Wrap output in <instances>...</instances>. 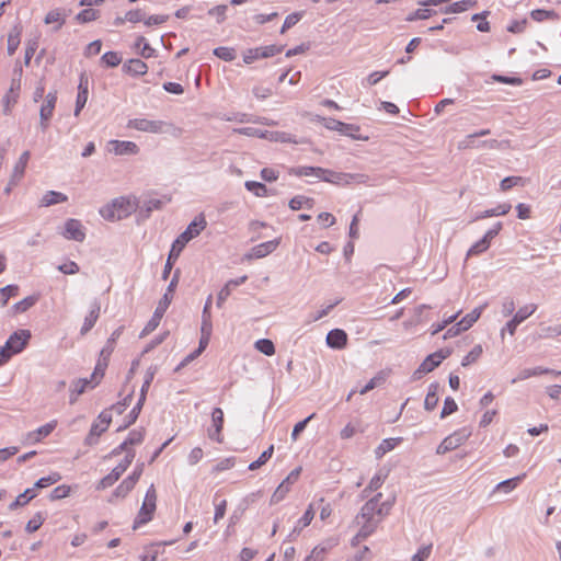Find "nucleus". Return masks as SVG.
<instances>
[{"instance_id": "obj_10", "label": "nucleus", "mask_w": 561, "mask_h": 561, "mask_svg": "<svg viewBox=\"0 0 561 561\" xmlns=\"http://www.w3.org/2000/svg\"><path fill=\"white\" fill-rule=\"evenodd\" d=\"M224 411L220 408H215L211 412V426L207 430L208 437L218 443H224Z\"/></svg>"}, {"instance_id": "obj_15", "label": "nucleus", "mask_w": 561, "mask_h": 561, "mask_svg": "<svg viewBox=\"0 0 561 561\" xmlns=\"http://www.w3.org/2000/svg\"><path fill=\"white\" fill-rule=\"evenodd\" d=\"M107 149L110 152L122 156V154H136L139 151L138 146L133 141H121V140H111L107 144Z\"/></svg>"}, {"instance_id": "obj_31", "label": "nucleus", "mask_w": 561, "mask_h": 561, "mask_svg": "<svg viewBox=\"0 0 561 561\" xmlns=\"http://www.w3.org/2000/svg\"><path fill=\"white\" fill-rule=\"evenodd\" d=\"M484 307L485 306H480L478 308H474L470 313L466 314L460 321H458L459 325L465 331L470 329L473 325V323H476L481 317Z\"/></svg>"}, {"instance_id": "obj_7", "label": "nucleus", "mask_w": 561, "mask_h": 561, "mask_svg": "<svg viewBox=\"0 0 561 561\" xmlns=\"http://www.w3.org/2000/svg\"><path fill=\"white\" fill-rule=\"evenodd\" d=\"M471 433L467 428H460L445 437L436 448L437 455H444L462 446L470 437Z\"/></svg>"}, {"instance_id": "obj_40", "label": "nucleus", "mask_w": 561, "mask_h": 561, "mask_svg": "<svg viewBox=\"0 0 561 561\" xmlns=\"http://www.w3.org/2000/svg\"><path fill=\"white\" fill-rule=\"evenodd\" d=\"M245 188L248 191H250L251 193H253L257 197H264V196L268 195L267 187L263 183H260V182L247 181Z\"/></svg>"}, {"instance_id": "obj_33", "label": "nucleus", "mask_w": 561, "mask_h": 561, "mask_svg": "<svg viewBox=\"0 0 561 561\" xmlns=\"http://www.w3.org/2000/svg\"><path fill=\"white\" fill-rule=\"evenodd\" d=\"M325 174L321 175L320 179L322 181L333 183V184H343L348 183L347 179H353L352 175L344 174V173H337L331 170L324 169Z\"/></svg>"}, {"instance_id": "obj_35", "label": "nucleus", "mask_w": 561, "mask_h": 561, "mask_svg": "<svg viewBox=\"0 0 561 561\" xmlns=\"http://www.w3.org/2000/svg\"><path fill=\"white\" fill-rule=\"evenodd\" d=\"M30 151H24L13 168V179L20 180L24 175L25 168L30 160Z\"/></svg>"}, {"instance_id": "obj_59", "label": "nucleus", "mask_w": 561, "mask_h": 561, "mask_svg": "<svg viewBox=\"0 0 561 561\" xmlns=\"http://www.w3.org/2000/svg\"><path fill=\"white\" fill-rule=\"evenodd\" d=\"M214 54L218 58L226 60V61H231L236 57L234 49L230 48V47H217V48H215Z\"/></svg>"}, {"instance_id": "obj_2", "label": "nucleus", "mask_w": 561, "mask_h": 561, "mask_svg": "<svg viewBox=\"0 0 561 561\" xmlns=\"http://www.w3.org/2000/svg\"><path fill=\"white\" fill-rule=\"evenodd\" d=\"M111 350L103 348L100 353V359L96 363L93 373L89 378H80L75 383V388L72 389L78 394H81L88 390L94 389L103 379L105 369L107 367L108 357L111 354Z\"/></svg>"}, {"instance_id": "obj_25", "label": "nucleus", "mask_w": 561, "mask_h": 561, "mask_svg": "<svg viewBox=\"0 0 561 561\" xmlns=\"http://www.w3.org/2000/svg\"><path fill=\"white\" fill-rule=\"evenodd\" d=\"M278 247L277 240H271L267 242L260 243L252 249L251 256L261 259L272 253Z\"/></svg>"}, {"instance_id": "obj_43", "label": "nucleus", "mask_w": 561, "mask_h": 561, "mask_svg": "<svg viewBox=\"0 0 561 561\" xmlns=\"http://www.w3.org/2000/svg\"><path fill=\"white\" fill-rule=\"evenodd\" d=\"M438 403L437 386H432L425 397L424 408L427 411H433Z\"/></svg>"}, {"instance_id": "obj_17", "label": "nucleus", "mask_w": 561, "mask_h": 561, "mask_svg": "<svg viewBox=\"0 0 561 561\" xmlns=\"http://www.w3.org/2000/svg\"><path fill=\"white\" fill-rule=\"evenodd\" d=\"M90 80L85 75L80 76L76 101V115L84 107L89 95Z\"/></svg>"}, {"instance_id": "obj_37", "label": "nucleus", "mask_w": 561, "mask_h": 561, "mask_svg": "<svg viewBox=\"0 0 561 561\" xmlns=\"http://www.w3.org/2000/svg\"><path fill=\"white\" fill-rule=\"evenodd\" d=\"M274 454V445H271L266 450H264L261 456L255 460L252 461L249 465V470L254 471L257 470L260 467L265 465L273 456Z\"/></svg>"}, {"instance_id": "obj_64", "label": "nucleus", "mask_w": 561, "mask_h": 561, "mask_svg": "<svg viewBox=\"0 0 561 561\" xmlns=\"http://www.w3.org/2000/svg\"><path fill=\"white\" fill-rule=\"evenodd\" d=\"M490 247V243L484 239L482 238L481 240H479L478 242H476L468 251V256H471V255H478L484 251H486Z\"/></svg>"}, {"instance_id": "obj_44", "label": "nucleus", "mask_w": 561, "mask_h": 561, "mask_svg": "<svg viewBox=\"0 0 561 561\" xmlns=\"http://www.w3.org/2000/svg\"><path fill=\"white\" fill-rule=\"evenodd\" d=\"M483 348L481 345H476L463 358L461 365L463 367L476 363L482 355Z\"/></svg>"}, {"instance_id": "obj_11", "label": "nucleus", "mask_w": 561, "mask_h": 561, "mask_svg": "<svg viewBox=\"0 0 561 561\" xmlns=\"http://www.w3.org/2000/svg\"><path fill=\"white\" fill-rule=\"evenodd\" d=\"M31 332L25 329L13 332L5 342V348H9L11 353L19 354L27 345L31 339Z\"/></svg>"}, {"instance_id": "obj_30", "label": "nucleus", "mask_w": 561, "mask_h": 561, "mask_svg": "<svg viewBox=\"0 0 561 561\" xmlns=\"http://www.w3.org/2000/svg\"><path fill=\"white\" fill-rule=\"evenodd\" d=\"M247 279L248 277L244 275L238 279L229 280L218 294V306H220L221 302H224L230 296L232 288L243 284Z\"/></svg>"}, {"instance_id": "obj_58", "label": "nucleus", "mask_w": 561, "mask_h": 561, "mask_svg": "<svg viewBox=\"0 0 561 561\" xmlns=\"http://www.w3.org/2000/svg\"><path fill=\"white\" fill-rule=\"evenodd\" d=\"M489 11H483L482 13H477L472 15V21L481 20L480 23L477 25L478 31L480 32H489L490 31V23L486 21V18L489 15Z\"/></svg>"}, {"instance_id": "obj_9", "label": "nucleus", "mask_w": 561, "mask_h": 561, "mask_svg": "<svg viewBox=\"0 0 561 561\" xmlns=\"http://www.w3.org/2000/svg\"><path fill=\"white\" fill-rule=\"evenodd\" d=\"M206 219L203 214L196 216L186 230L178 237V243L186 245L188 241L197 237L206 228Z\"/></svg>"}, {"instance_id": "obj_61", "label": "nucleus", "mask_w": 561, "mask_h": 561, "mask_svg": "<svg viewBox=\"0 0 561 561\" xmlns=\"http://www.w3.org/2000/svg\"><path fill=\"white\" fill-rule=\"evenodd\" d=\"M101 59L108 67H116L122 61L121 56L116 51H107Z\"/></svg>"}, {"instance_id": "obj_54", "label": "nucleus", "mask_w": 561, "mask_h": 561, "mask_svg": "<svg viewBox=\"0 0 561 561\" xmlns=\"http://www.w3.org/2000/svg\"><path fill=\"white\" fill-rule=\"evenodd\" d=\"M314 510L313 506L310 504L306 512L304 513L302 517L298 520L296 528L302 529L307 526H309L314 518Z\"/></svg>"}, {"instance_id": "obj_47", "label": "nucleus", "mask_w": 561, "mask_h": 561, "mask_svg": "<svg viewBox=\"0 0 561 561\" xmlns=\"http://www.w3.org/2000/svg\"><path fill=\"white\" fill-rule=\"evenodd\" d=\"M255 348L264 355L272 356L275 354V346L268 339H261L255 342Z\"/></svg>"}, {"instance_id": "obj_39", "label": "nucleus", "mask_w": 561, "mask_h": 561, "mask_svg": "<svg viewBox=\"0 0 561 561\" xmlns=\"http://www.w3.org/2000/svg\"><path fill=\"white\" fill-rule=\"evenodd\" d=\"M61 480V474L59 472H51L47 477H43L36 481L34 484L35 489H43L49 485H53Z\"/></svg>"}, {"instance_id": "obj_62", "label": "nucleus", "mask_w": 561, "mask_h": 561, "mask_svg": "<svg viewBox=\"0 0 561 561\" xmlns=\"http://www.w3.org/2000/svg\"><path fill=\"white\" fill-rule=\"evenodd\" d=\"M458 410V405L455 400L450 397L446 398L444 401V407L440 413V417L444 419Z\"/></svg>"}, {"instance_id": "obj_21", "label": "nucleus", "mask_w": 561, "mask_h": 561, "mask_svg": "<svg viewBox=\"0 0 561 561\" xmlns=\"http://www.w3.org/2000/svg\"><path fill=\"white\" fill-rule=\"evenodd\" d=\"M144 440V433L141 431H133L129 433L128 437L117 447L114 449V454H119L122 451H134L133 449L128 448L129 446L139 445Z\"/></svg>"}, {"instance_id": "obj_63", "label": "nucleus", "mask_w": 561, "mask_h": 561, "mask_svg": "<svg viewBox=\"0 0 561 561\" xmlns=\"http://www.w3.org/2000/svg\"><path fill=\"white\" fill-rule=\"evenodd\" d=\"M44 523V517L41 513H37L36 515L33 516V518H31L27 524H26V527H25V530L27 533H34Z\"/></svg>"}, {"instance_id": "obj_6", "label": "nucleus", "mask_w": 561, "mask_h": 561, "mask_svg": "<svg viewBox=\"0 0 561 561\" xmlns=\"http://www.w3.org/2000/svg\"><path fill=\"white\" fill-rule=\"evenodd\" d=\"M318 121L330 130L340 133L341 135L348 136L355 140H368V137H363L359 131L360 127L355 124H346L334 118L318 117Z\"/></svg>"}, {"instance_id": "obj_34", "label": "nucleus", "mask_w": 561, "mask_h": 561, "mask_svg": "<svg viewBox=\"0 0 561 561\" xmlns=\"http://www.w3.org/2000/svg\"><path fill=\"white\" fill-rule=\"evenodd\" d=\"M135 457V451H128L124 459L110 472L117 480L127 470V468L131 465Z\"/></svg>"}, {"instance_id": "obj_46", "label": "nucleus", "mask_w": 561, "mask_h": 561, "mask_svg": "<svg viewBox=\"0 0 561 561\" xmlns=\"http://www.w3.org/2000/svg\"><path fill=\"white\" fill-rule=\"evenodd\" d=\"M236 465V458L234 457H227L221 460H219L213 468L211 472L217 474L222 471L230 470Z\"/></svg>"}, {"instance_id": "obj_36", "label": "nucleus", "mask_w": 561, "mask_h": 561, "mask_svg": "<svg viewBox=\"0 0 561 561\" xmlns=\"http://www.w3.org/2000/svg\"><path fill=\"white\" fill-rule=\"evenodd\" d=\"M537 310L536 304H528L517 310L513 318L520 324L523 321L528 319Z\"/></svg>"}, {"instance_id": "obj_48", "label": "nucleus", "mask_w": 561, "mask_h": 561, "mask_svg": "<svg viewBox=\"0 0 561 561\" xmlns=\"http://www.w3.org/2000/svg\"><path fill=\"white\" fill-rule=\"evenodd\" d=\"M435 13H436L435 10H432L428 8L417 9L408 15L407 21L412 22V21H416V20H426V19L431 18L432 15H434Z\"/></svg>"}, {"instance_id": "obj_8", "label": "nucleus", "mask_w": 561, "mask_h": 561, "mask_svg": "<svg viewBox=\"0 0 561 561\" xmlns=\"http://www.w3.org/2000/svg\"><path fill=\"white\" fill-rule=\"evenodd\" d=\"M282 50H283V47H278L276 45H267V46L250 48L243 53V61H244V64L250 65V64L254 62L255 60L273 57V56L279 54Z\"/></svg>"}, {"instance_id": "obj_56", "label": "nucleus", "mask_w": 561, "mask_h": 561, "mask_svg": "<svg viewBox=\"0 0 561 561\" xmlns=\"http://www.w3.org/2000/svg\"><path fill=\"white\" fill-rule=\"evenodd\" d=\"M289 486L285 485L283 482L276 488L274 493L271 496V504H277L282 500L285 499L287 493L289 492Z\"/></svg>"}, {"instance_id": "obj_32", "label": "nucleus", "mask_w": 561, "mask_h": 561, "mask_svg": "<svg viewBox=\"0 0 561 561\" xmlns=\"http://www.w3.org/2000/svg\"><path fill=\"white\" fill-rule=\"evenodd\" d=\"M135 48L138 54L146 59L153 57L156 53L154 48L151 47V45L144 36L137 37L135 42Z\"/></svg>"}, {"instance_id": "obj_3", "label": "nucleus", "mask_w": 561, "mask_h": 561, "mask_svg": "<svg viewBox=\"0 0 561 561\" xmlns=\"http://www.w3.org/2000/svg\"><path fill=\"white\" fill-rule=\"evenodd\" d=\"M157 508V491L153 484H151L145 495L142 505L137 514V517L134 522V529L139 528L140 526L149 523L154 515Z\"/></svg>"}, {"instance_id": "obj_55", "label": "nucleus", "mask_w": 561, "mask_h": 561, "mask_svg": "<svg viewBox=\"0 0 561 561\" xmlns=\"http://www.w3.org/2000/svg\"><path fill=\"white\" fill-rule=\"evenodd\" d=\"M69 494H70V485L62 484V485H58L50 492L49 499L51 501L61 500V499L67 497Z\"/></svg>"}, {"instance_id": "obj_24", "label": "nucleus", "mask_w": 561, "mask_h": 561, "mask_svg": "<svg viewBox=\"0 0 561 561\" xmlns=\"http://www.w3.org/2000/svg\"><path fill=\"white\" fill-rule=\"evenodd\" d=\"M123 68L127 73L133 76H142L146 75L148 71L147 64L136 58L129 59L127 62H125Z\"/></svg>"}, {"instance_id": "obj_60", "label": "nucleus", "mask_w": 561, "mask_h": 561, "mask_svg": "<svg viewBox=\"0 0 561 561\" xmlns=\"http://www.w3.org/2000/svg\"><path fill=\"white\" fill-rule=\"evenodd\" d=\"M65 22V19L62 18L61 13L58 10H53L46 14L45 23L46 24H54L56 23V30L59 28L62 23Z\"/></svg>"}, {"instance_id": "obj_27", "label": "nucleus", "mask_w": 561, "mask_h": 561, "mask_svg": "<svg viewBox=\"0 0 561 561\" xmlns=\"http://www.w3.org/2000/svg\"><path fill=\"white\" fill-rule=\"evenodd\" d=\"M526 474L523 473L512 479H507L496 484L494 492L510 493L515 490L519 483L525 479Z\"/></svg>"}, {"instance_id": "obj_12", "label": "nucleus", "mask_w": 561, "mask_h": 561, "mask_svg": "<svg viewBox=\"0 0 561 561\" xmlns=\"http://www.w3.org/2000/svg\"><path fill=\"white\" fill-rule=\"evenodd\" d=\"M165 125L167 124L162 121H152V119H147V118H135V119H130L128 122L127 126L129 128H133V129H136L139 131H145V133H150V134H159L164 130Z\"/></svg>"}, {"instance_id": "obj_5", "label": "nucleus", "mask_w": 561, "mask_h": 561, "mask_svg": "<svg viewBox=\"0 0 561 561\" xmlns=\"http://www.w3.org/2000/svg\"><path fill=\"white\" fill-rule=\"evenodd\" d=\"M133 210L134 204L129 199L121 197L101 208L100 213L106 220L114 221L126 218Z\"/></svg>"}, {"instance_id": "obj_57", "label": "nucleus", "mask_w": 561, "mask_h": 561, "mask_svg": "<svg viewBox=\"0 0 561 561\" xmlns=\"http://www.w3.org/2000/svg\"><path fill=\"white\" fill-rule=\"evenodd\" d=\"M36 301H37V298L35 296H28V297L22 299L21 301L16 302L13 306V308H14L15 312H25L32 306H34Z\"/></svg>"}, {"instance_id": "obj_26", "label": "nucleus", "mask_w": 561, "mask_h": 561, "mask_svg": "<svg viewBox=\"0 0 561 561\" xmlns=\"http://www.w3.org/2000/svg\"><path fill=\"white\" fill-rule=\"evenodd\" d=\"M150 386H151V383H148V380H144L141 389H140V396H139L138 402H137L136 407L133 408V410L129 414L130 420L128 421V424L134 423L136 421V419L138 417V414L146 401L147 392H148Z\"/></svg>"}, {"instance_id": "obj_16", "label": "nucleus", "mask_w": 561, "mask_h": 561, "mask_svg": "<svg viewBox=\"0 0 561 561\" xmlns=\"http://www.w3.org/2000/svg\"><path fill=\"white\" fill-rule=\"evenodd\" d=\"M56 427V422H49L35 431L28 432L25 435L24 443L36 444L43 438L47 437Z\"/></svg>"}, {"instance_id": "obj_45", "label": "nucleus", "mask_w": 561, "mask_h": 561, "mask_svg": "<svg viewBox=\"0 0 561 561\" xmlns=\"http://www.w3.org/2000/svg\"><path fill=\"white\" fill-rule=\"evenodd\" d=\"M98 18L99 11L91 8L84 9L76 15V20L81 24L94 21Z\"/></svg>"}, {"instance_id": "obj_19", "label": "nucleus", "mask_w": 561, "mask_h": 561, "mask_svg": "<svg viewBox=\"0 0 561 561\" xmlns=\"http://www.w3.org/2000/svg\"><path fill=\"white\" fill-rule=\"evenodd\" d=\"M327 343L332 348H344L347 344V334L341 329L331 330L327 335Z\"/></svg>"}, {"instance_id": "obj_29", "label": "nucleus", "mask_w": 561, "mask_h": 561, "mask_svg": "<svg viewBox=\"0 0 561 561\" xmlns=\"http://www.w3.org/2000/svg\"><path fill=\"white\" fill-rule=\"evenodd\" d=\"M477 1L476 0H461V1H456L454 3H451L449 7L445 8L443 10L444 13L446 14H451V13H461V12H465L469 9H472L477 5Z\"/></svg>"}, {"instance_id": "obj_23", "label": "nucleus", "mask_w": 561, "mask_h": 561, "mask_svg": "<svg viewBox=\"0 0 561 561\" xmlns=\"http://www.w3.org/2000/svg\"><path fill=\"white\" fill-rule=\"evenodd\" d=\"M68 201V196L56 191L46 192L39 201V207H49Z\"/></svg>"}, {"instance_id": "obj_50", "label": "nucleus", "mask_w": 561, "mask_h": 561, "mask_svg": "<svg viewBox=\"0 0 561 561\" xmlns=\"http://www.w3.org/2000/svg\"><path fill=\"white\" fill-rule=\"evenodd\" d=\"M304 16V12H294L286 16L280 33L284 34L287 30L296 25Z\"/></svg>"}, {"instance_id": "obj_4", "label": "nucleus", "mask_w": 561, "mask_h": 561, "mask_svg": "<svg viewBox=\"0 0 561 561\" xmlns=\"http://www.w3.org/2000/svg\"><path fill=\"white\" fill-rule=\"evenodd\" d=\"M130 396H128L124 399V402H118L112 405L110 409L103 410L91 427V435L100 436L103 432H105L112 422L113 413H123L125 408L129 404L127 401H130Z\"/></svg>"}, {"instance_id": "obj_22", "label": "nucleus", "mask_w": 561, "mask_h": 561, "mask_svg": "<svg viewBox=\"0 0 561 561\" xmlns=\"http://www.w3.org/2000/svg\"><path fill=\"white\" fill-rule=\"evenodd\" d=\"M22 25L21 23H16L12 26L11 31L8 35V54L10 56L14 55L20 42H21V34H22Z\"/></svg>"}, {"instance_id": "obj_14", "label": "nucleus", "mask_w": 561, "mask_h": 561, "mask_svg": "<svg viewBox=\"0 0 561 561\" xmlns=\"http://www.w3.org/2000/svg\"><path fill=\"white\" fill-rule=\"evenodd\" d=\"M451 354L449 350H439L433 354H430L423 363L420 365L422 373L433 371L439 364Z\"/></svg>"}, {"instance_id": "obj_1", "label": "nucleus", "mask_w": 561, "mask_h": 561, "mask_svg": "<svg viewBox=\"0 0 561 561\" xmlns=\"http://www.w3.org/2000/svg\"><path fill=\"white\" fill-rule=\"evenodd\" d=\"M380 496L381 494H378L377 497L369 500L362 507L360 514L357 515L356 523L360 526L359 531L354 538L357 542L373 534L378 523L381 520V510H378V497Z\"/></svg>"}, {"instance_id": "obj_49", "label": "nucleus", "mask_w": 561, "mask_h": 561, "mask_svg": "<svg viewBox=\"0 0 561 561\" xmlns=\"http://www.w3.org/2000/svg\"><path fill=\"white\" fill-rule=\"evenodd\" d=\"M525 180L522 176H507L503 179L500 183V188L503 192H506L511 190L513 186L516 185H524Z\"/></svg>"}, {"instance_id": "obj_20", "label": "nucleus", "mask_w": 561, "mask_h": 561, "mask_svg": "<svg viewBox=\"0 0 561 561\" xmlns=\"http://www.w3.org/2000/svg\"><path fill=\"white\" fill-rule=\"evenodd\" d=\"M100 317V307L96 304H92L84 317L83 323L80 328L82 335L87 334L95 324Z\"/></svg>"}, {"instance_id": "obj_42", "label": "nucleus", "mask_w": 561, "mask_h": 561, "mask_svg": "<svg viewBox=\"0 0 561 561\" xmlns=\"http://www.w3.org/2000/svg\"><path fill=\"white\" fill-rule=\"evenodd\" d=\"M19 294V287L16 285H8L0 288V302L4 307L11 297H15Z\"/></svg>"}, {"instance_id": "obj_18", "label": "nucleus", "mask_w": 561, "mask_h": 561, "mask_svg": "<svg viewBox=\"0 0 561 561\" xmlns=\"http://www.w3.org/2000/svg\"><path fill=\"white\" fill-rule=\"evenodd\" d=\"M57 101L56 93L49 92L46 95L45 102L41 107L39 116H41V124L43 127H46V122H48L53 115V111L55 108V104Z\"/></svg>"}, {"instance_id": "obj_51", "label": "nucleus", "mask_w": 561, "mask_h": 561, "mask_svg": "<svg viewBox=\"0 0 561 561\" xmlns=\"http://www.w3.org/2000/svg\"><path fill=\"white\" fill-rule=\"evenodd\" d=\"M296 174L299 175V176H310V175H313V176H317L320 179L321 175L325 174L324 172V169L323 168H316V167H300L297 171H296Z\"/></svg>"}, {"instance_id": "obj_38", "label": "nucleus", "mask_w": 561, "mask_h": 561, "mask_svg": "<svg viewBox=\"0 0 561 561\" xmlns=\"http://www.w3.org/2000/svg\"><path fill=\"white\" fill-rule=\"evenodd\" d=\"M335 545V542H330L328 547L325 546H317L312 549L310 554L306 558L307 561H323L325 558V554L330 548H332Z\"/></svg>"}, {"instance_id": "obj_13", "label": "nucleus", "mask_w": 561, "mask_h": 561, "mask_svg": "<svg viewBox=\"0 0 561 561\" xmlns=\"http://www.w3.org/2000/svg\"><path fill=\"white\" fill-rule=\"evenodd\" d=\"M142 474V465L137 466L136 469L133 471L130 476L125 478L121 484L115 489L114 496L116 497H125L127 494L135 488L138 480L140 479Z\"/></svg>"}, {"instance_id": "obj_52", "label": "nucleus", "mask_w": 561, "mask_h": 561, "mask_svg": "<svg viewBox=\"0 0 561 561\" xmlns=\"http://www.w3.org/2000/svg\"><path fill=\"white\" fill-rule=\"evenodd\" d=\"M549 370L548 369H542L540 367H537V368H528V369H524L519 373V375L513 380V382H516L518 380H525V379H528L533 376H538V375H542V374H546L548 373Z\"/></svg>"}, {"instance_id": "obj_41", "label": "nucleus", "mask_w": 561, "mask_h": 561, "mask_svg": "<svg viewBox=\"0 0 561 561\" xmlns=\"http://www.w3.org/2000/svg\"><path fill=\"white\" fill-rule=\"evenodd\" d=\"M313 205V199L312 198H309V197H305V196H301V195H297V196H294L290 201H289V207L293 209V210H298L305 206H307L308 208H311Z\"/></svg>"}, {"instance_id": "obj_28", "label": "nucleus", "mask_w": 561, "mask_h": 561, "mask_svg": "<svg viewBox=\"0 0 561 561\" xmlns=\"http://www.w3.org/2000/svg\"><path fill=\"white\" fill-rule=\"evenodd\" d=\"M402 442L401 437L396 438H386L383 439L378 447L375 449V455L377 458L383 457L387 453L394 449Z\"/></svg>"}, {"instance_id": "obj_53", "label": "nucleus", "mask_w": 561, "mask_h": 561, "mask_svg": "<svg viewBox=\"0 0 561 561\" xmlns=\"http://www.w3.org/2000/svg\"><path fill=\"white\" fill-rule=\"evenodd\" d=\"M530 16L536 22H542L549 19H553L556 13L549 10L536 9L530 12Z\"/></svg>"}]
</instances>
